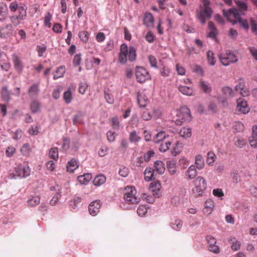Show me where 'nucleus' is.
Listing matches in <instances>:
<instances>
[{"instance_id":"f257e3e1","label":"nucleus","mask_w":257,"mask_h":257,"mask_svg":"<svg viewBox=\"0 0 257 257\" xmlns=\"http://www.w3.org/2000/svg\"><path fill=\"white\" fill-rule=\"evenodd\" d=\"M136 50L133 46H128L125 44L120 45L118 60L121 64L126 63L127 60L132 62L136 59Z\"/></svg>"},{"instance_id":"f03ea898","label":"nucleus","mask_w":257,"mask_h":257,"mask_svg":"<svg viewBox=\"0 0 257 257\" xmlns=\"http://www.w3.org/2000/svg\"><path fill=\"white\" fill-rule=\"evenodd\" d=\"M191 119L190 109L186 106H183L177 110L174 121L177 125H180L184 122L190 121Z\"/></svg>"},{"instance_id":"7ed1b4c3","label":"nucleus","mask_w":257,"mask_h":257,"mask_svg":"<svg viewBox=\"0 0 257 257\" xmlns=\"http://www.w3.org/2000/svg\"><path fill=\"white\" fill-rule=\"evenodd\" d=\"M123 199L125 204H137L140 201V198L137 196V191L135 187L127 186L125 188Z\"/></svg>"},{"instance_id":"20e7f679","label":"nucleus","mask_w":257,"mask_h":257,"mask_svg":"<svg viewBox=\"0 0 257 257\" xmlns=\"http://www.w3.org/2000/svg\"><path fill=\"white\" fill-rule=\"evenodd\" d=\"M30 173L31 169L28 165L19 164L13 172L10 173L9 178L11 179L26 178L30 176Z\"/></svg>"},{"instance_id":"39448f33","label":"nucleus","mask_w":257,"mask_h":257,"mask_svg":"<svg viewBox=\"0 0 257 257\" xmlns=\"http://www.w3.org/2000/svg\"><path fill=\"white\" fill-rule=\"evenodd\" d=\"M194 187L192 189V194L195 197L203 195L205 190L207 188L206 180L201 176H198L194 180Z\"/></svg>"},{"instance_id":"423d86ee","label":"nucleus","mask_w":257,"mask_h":257,"mask_svg":"<svg viewBox=\"0 0 257 257\" xmlns=\"http://www.w3.org/2000/svg\"><path fill=\"white\" fill-rule=\"evenodd\" d=\"M203 7L200 8L197 13V17L202 24L206 23V20L210 18L212 10L210 8V2L208 0H202Z\"/></svg>"},{"instance_id":"0eeeda50","label":"nucleus","mask_w":257,"mask_h":257,"mask_svg":"<svg viewBox=\"0 0 257 257\" xmlns=\"http://www.w3.org/2000/svg\"><path fill=\"white\" fill-rule=\"evenodd\" d=\"M218 57L220 63L227 66L230 63H235L238 61L237 56L232 52L228 51L225 54L219 53Z\"/></svg>"},{"instance_id":"6e6552de","label":"nucleus","mask_w":257,"mask_h":257,"mask_svg":"<svg viewBox=\"0 0 257 257\" xmlns=\"http://www.w3.org/2000/svg\"><path fill=\"white\" fill-rule=\"evenodd\" d=\"M223 14L225 17L231 23L234 25L237 23L240 16L243 14H240L239 11L236 9H230L228 10H223Z\"/></svg>"},{"instance_id":"1a4fd4ad","label":"nucleus","mask_w":257,"mask_h":257,"mask_svg":"<svg viewBox=\"0 0 257 257\" xmlns=\"http://www.w3.org/2000/svg\"><path fill=\"white\" fill-rule=\"evenodd\" d=\"M137 80L140 83H143L150 78L147 70L142 67H137L136 70Z\"/></svg>"},{"instance_id":"9d476101","label":"nucleus","mask_w":257,"mask_h":257,"mask_svg":"<svg viewBox=\"0 0 257 257\" xmlns=\"http://www.w3.org/2000/svg\"><path fill=\"white\" fill-rule=\"evenodd\" d=\"M236 107L239 112L243 114H246L249 111V108L247 102L243 98H238L236 100Z\"/></svg>"},{"instance_id":"9b49d317","label":"nucleus","mask_w":257,"mask_h":257,"mask_svg":"<svg viewBox=\"0 0 257 257\" xmlns=\"http://www.w3.org/2000/svg\"><path fill=\"white\" fill-rule=\"evenodd\" d=\"M101 207L100 200H94L91 202L89 205L88 210L90 215L95 216L99 212Z\"/></svg>"},{"instance_id":"f8f14e48","label":"nucleus","mask_w":257,"mask_h":257,"mask_svg":"<svg viewBox=\"0 0 257 257\" xmlns=\"http://www.w3.org/2000/svg\"><path fill=\"white\" fill-rule=\"evenodd\" d=\"M161 188V185L158 181H153L150 184V189L153 192V195L155 197H159Z\"/></svg>"},{"instance_id":"ddd939ff","label":"nucleus","mask_w":257,"mask_h":257,"mask_svg":"<svg viewBox=\"0 0 257 257\" xmlns=\"http://www.w3.org/2000/svg\"><path fill=\"white\" fill-rule=\"evenodd\" d=\"M249 142L252 147L257 148V125L252 127V135L249 139Z\"/></svg>"},{"instance_id":"4468645a","label":"nucleus","mask_w":257,"mask_h":257,"mask_svg":"<svg viewBox=\"0 0 257 257\" xmlns=\"http://www.w3.org/2000/svg\"><path fill=\"white\" fill-rule=\"evenodd\" d=\"M199 86L200 89L205 93H210L212 91V87L210 83L200 79L199 82Z\"/></svg>"},{"instance_id":"2eb2a0df","label":"nucleus","mask_w":257,"mask_h":257,"mask_svg":"<svg viewBox=\"0 0 257 257\" xmlns=\"http://www.w3.org/2000/svg\"><path fill=\"white\" fill-rule=\"evenodd\" d=\"M185 175L188 180L194 179L197 175V172L195 165H191L186 171Z\"/></svg>"},{"instance_id":"dca6fc26","label":"nucleus","mask_w":257,"mask_h":257,"mask_svg":"<svg viewBox=\"0 0 257 257\" xmlns=\"http://www.w3.org/2000/svg\"><path fill=\"white\" fill-rule=\"evenodd\" d=\"M12 92L8 89L7 86H3L2 88L1 97L2 99L7 103H8L11 98Z\"/></svg>"},{"instance_id":"f3484780","label":"nucleus","mask_w":257,"mask_h":257,"mask_svg":"<svg viewBox=\"0 0 257 257\" xmlns=\"http://www.w3.org/2000/svg\"><path fill=\"white\" fill-rule=\"evenodd\" d=\"M13 61L14 67L18 73H21L23 69V65L21 62L19 58L15 54L13 55Z\"/></svg>"},{"instance_id":"a211bd4d","label":"nucleus","mask_w":257,"mask_h":257,"mask_svg":"<svg viewBox=\"0 0 257 257\" xmlns=\"http://www.w3.org/2000/svg\"><path fill=\"white\" fill-rule=\"evenodd\" d=\"M154 19L153 16L150 13H146L144 17V24L147 27H153Z\"/></svg>"},{"instance_id":"6ab92c4d","label":"nucleus","mask_w":257,"mask_h":257,"mask_svg":"<svg viewBox=\"0 0 257 257\" xmlns=\"http://www.w3.org/2000/svg\"><path fill=\"white\" fill-rule=\"evenodd\" d=\"M8 9L7 5L4 3H0V21H4L7 17Z\"/></svg>"},{"instance_id":"aec40b11","label":"nucleus","mask_w":257,"mask_h":257,"mask_svg":"<svg viewBox=\"0 0 257 257\" xmlns=\"http://www.w3.org/2000/svg\"><path fill=\"white\" fill-rule=\"evenodd\" d=\"M213 207L214 204L213 201L210 199L207 200L205 202L203 212L207 215H209L212 212Z\"/></svg>"},{"instance_id":"412c9836","label":"nucleus","mask_w":257,"mask_h":257,"mask_svg":"<svg viewBox=\"0 0 257 257\" xmlns=\"http://www.w3.org/2000/svg\"><path fill=\"white\" fill-rule=\"evenodd\" d=\"M195 165L196 168H197L198 170H201L204 168L205 163L204 159L201 155H198L195 156Z\"/></svg>"},{"instance_id":"4be33fe9","label":"nucleus","mask_w":257,"mask_h":257,"mask_svg":"<svg viewBox=\"0 0 257 257\" xmlns=\"http://www.w3.org/2000/svg\"><path fill=\"white\" fill-rule=\"evenodd\" d=\"M154 167L155 171L159 174H163L165 172V165L161 161H156L154 163Z\"/></svg>"},{"instance_id":"5701e85b","label":"nucleus","mask_w":257,"mask_h":257,"mask_svg":"<svg viewBox=\"0 0 257 257\" xmlns=\"http://www.w3.org/2000/svg\"><path fill=\"white\" fill-rule=\"evenodd\" d=\"M12 33V27L11 25H7L1 29L0 36L2 38H6L10 35Z\"/></svg>"},{"instance_id":"b1692460","label":"nucleus","mask_w":257,"mask_h":257,"mask_svg":"<svg viewBox=\"0 0 257 257\" xmlns=\"http://www.w3.org/2000/svg\"><path fill=\"white\" fill-rule=\"evenodd\" d=\"M167 167L170 175H173L176 172V162L174 160L168 161L167 162Z\"/></svg>"},{"instance_id":"393cba45","label":"nucleus","mask_w":257,"mask_h":257,"mask_svg":"<svg viewBox=\"0 0 257 257\" xmlns=\"http://www.w3.org/2000/svg\"><path fill=\"white\" fill-rule=\"evenodd\" d=\"M237 7L239 9V12L244 15V12L247 11L248 6L247 4L242 1H235Z\"/></svg>"},{"instance_id":"a878e982","label":"nucleus","mask_w":257,"mask_h":257,"mask_svg":"<svg viewBox=\"0 0 257 257\" xmlns=\"http://www.w3.org/2000/svg\"><path fill=\"white\" fill-rule=\"evenodd\" d=\"M178 89L183 94L188 96L193 95L194 92L192 88L184 85H179Z\"/></svg>"},{"instance_id":"bb28decb","label":"nucleus","mask_w":257,"mask_h":257,"mask_svg":"<svg viewBox=\"0 0 257 257\" xmlns=\"http://www.w3.org/2000/svg\"><path fill=\"white\" fill-rule=\"evenodd\" d=\"M221 92L223 95L228 98H232L234 96V93L232 89L228 86H224L222 88Z\"/></svg>"},{"instance_id":"cd10ccee","label":"nucleus","mask_w":257,"mask_h":257,"mask_svg":"<svg viewBox=\"0 0 257 257\" xmlns=\"http://www.w3.org/2000/svg\"><path fill=\"white\" fill-rule=\"evenodd\" d=\"M208 29L209 30V32L208 34V36L213 39L215 38L216 35L217 34V30L215 28L213 22H209Z\"/></svg>"},{"instance_id":"c85d7f7f","label":"nucleus","mask_w":257,"mask_h":257,"mask_svg":"<svg viewBox=\"0 0 257 257\" xmlns=\"http://www.w3.org/2000/svg\"><path fill=\"white\" fill-rule=\"evenodd\" d=\"M92 179V175L91 174L86 173L83 175H81L78 177V181L81 184H86Z\"/></svg>"},{"instance_id":"c756f323","label":"nucleus","mask_w":257,"mask_h":257,"mask_svg":"<svg viewBox=\"0 0 257 257\" xmlns=\"http://www.w3.org/2000/svg\"><path fill=\"white\" fill-rule=\"evenodd\" d=\"M145 180L150 181L155 179L154 170L151 168H147L144 172Z\"/></svg>"},{"instance_id":"7c9ffc66","label":"nucleus","mask_w":257,"mask_h":257,"mask_svg":"<svg viewBox=\"0 0 257 257\" xmlns=\"http://www.w3.org/2000/svg\"><path fill=\"white\" fill-rule=\"evenodd\" d=\"M168 136L166 135L165 132L161 131L156 135L154 139V142L156 144H159L164 140Z\"/></svg>"},{"instance_id":"2f4dec72","label":"nucleus","mask_w":257,"mask_h":257,"mask_svg":"<svg viewBox=\"0 0 257 257\" xmlns=\"http://www.w3.org/2000/svg\"><path fill=\"white\" fill-rule=\"evenodd\" d=\"M106 181V178L103 175H98L93 180V184L96 186H99L104 183Z\"/></svg>"},{"instance_id":"473e14b6","label":"nucleus","mask_w":257,"mask_h":257,"mask_svg":"<svg viewBox=\"0 0 257 257\" xmlns=\"http://www.w3.org/2000/svg\"><path fill=\"white\" fill-rule=\"evenodd\" d=\"M179 136L184 138H188L191 136L192 131L190 128L182 127L179 133Z\"/></svg>"},{"instance_id":"72a5a7b5","label":"nucleus","mask_w":257,"mask_h":257,"mask_svg":"<svg viewBox=\"0 0 257 257\" xmlns=\"http://www.w3.org/2000/svg\"><path fill=\"white\" fill-rule=\"evenodd\" d=\"M235 90L243 97L248 96L249 94V91L247 89H244L243 88V85L241 83L238 85H236Z\"/></svg>"},{"instance_id":"f704fd0d","label":"nucleus","mask_w":257,"mask_h":257,"mask_svg":"<svg viewBox=\"0 0 257 257\" xmlns=\"http://www.w3.org/2000/svg\"><path fill=\"white\" fill-rule=\"evenodd\" d=\"M40 202V197L39 196H32L27 201L28 205L31 207H35L38 205Z\"/></svg>"},{"instance_id":"c9c22d12","label":"nucleus","mask_w":257,"mask_h":257,"mask_svg":"<svg viewBox=\"0 0 257 257\" xmlns=\"http://www.w3.org/2000/svg\"><path fill=\"white\" fill-rule=\"evenodd\" d=\"M78 167V165L76 161L74 159H71L69 161L67 165L68 171L70 172H73Z\"/></svg>"},{"instance_id":"e433bc0d","label":"nucleus","mask_w":257,"mask_h":257,"mask_svg":"<svg viewBox=\"0 0 257 257\" xmlns=\"http://www.w3.org/2000/svg\"><path fill=\"white\" fill-rule=\"evenodd\" d=\"M65 72V68L64 66H60L58 67L53 76L54 79H57L63 76Z\"/></svg>"},{"instance_id":"4c0bfd02","label":"nucleus","mask_w":257,"mask_h":257,"mask_svg":"<svg viewBox=\"0 0 257 257\" xmlns=\"http://www.w3.org/2000/svg\"><path fill=\"white\" fill-rule=\"evenodd\" d=\"M229 241H231L232 245L231 248L232 250L236 251L240 249L241 242L237 240L235 238L230 239Z\"/></svg>"},{"instance_id":"58836bf2","label":"nucleus","mask_w":257,"mask_h":257,"mask_svg":"<svg viewBox=\"0 0 257 257\" xmlns=\"http://www.w3.org/2000/svg\"><path fill=\"white\" fill-rule=\"evenodd\" d=\"M230 176L234 183L237 184L240 181V176L237 170H233L230 173Z\"/></svg>"},{"instance_id":"ea45409f","label":"nucleus","mask_w":257,"mask_h":257,"mask_svg":"<svg viewBox=\"0 0 257 257\" xmlns=\"http://www.w3.org/2000/svg\"><path fill=\"white\" fill-rule=\"evenodd\" d=\"M27 8L25 5L19 7L18 10L19 14L18 16L19 17L20 20L25 19L27 15Z\"/></svg>"},{"instance_id":"a19ab883","label":"nucleus","mask_w":257,"mask_h":257,"mask_svg":"<svg viewBox=\"0 0 257 257\" xmlns=\"http://www.w3.org/2000/svg\"><path fill=\"white\" fill-rule=\"evenodd\" d=\"M39 91L38 84H33L29 90V94L30 96L36 95Z\"/></svg>"},{"instance_id":"79ce46f5","label":"nucleus","mask_w":257,"mask_h":257,"mask_svg":"<svg viewBox=\"0 0 257 257\" xmlns=\"http://www.w3.org/2000/svg\"><path fill=\"white\" fill-rule=\"evenodd\" d=\"M182 221L179 219H176L171 223L172 228L176 230H180L182 226Z\"/></svg>"},{"instance_id":"37998d69","label":"nucleus","mask_w":257,"mask_h":257,"mask_svg":"<svg viewBox=\"0 0 257 257\" xmlns=\"http://www.w3.org/2000/svg\"><path fill=\"white\" fill-rule=\"evenodd\" d=\"M72 98V92L70 89L64 92L63 99L67 104H69L71 102Z\"/></svg>"},{"instance_id":"c03bdc74","label":"nucleus","mask_w":257,"mask_h":257,"mask_svg":"<svg viewBox=\"0 0 257 257\" xmlns=\"http://www.w3.org/2000/svg\"><path fill=\"white\" fill-rule=\"evenodd\" d=\"M141 138L137 135L136 131H133L130 133V141L132 143L139 142Z\"/></svg>"},{"instance_id":"a18cd8bd","label":"nucleus","mask_w":257,"mask_h":257,"mask_svg":"<svg viewBox=\"0 0 257 257\" xmlns=\"http://www.w3.org/2000/svg\"><path fill=\"white\" fill-rule=\"evenodd\" d=\"M216 156L213 152H209L207 154V163L209 165H212L215 161Z\"/></svg>"},{"instance_id":"49530a36","label":"nucleus","mask_w":257,"mask_h":257,"mask_svg":"<svg viewBox=\"0 0 257 257\" xmlns=\"http://www.w3.org/2000/svg\"><path fill=\"white\" fill-rule=\"evenodd\" d=\"M50 158L56 160L58 158V150L57 148H52L50 149L49 153Z\"/></svg>"},{"instance_id":"de8ad7c7","label":"nucleus","mask_w":257,"mask_h":257,"mask_svg":"<svg viewBox=\"0 0 257 257\" xmlns=\"http://www.w3.org/2000/svg\"><path fill=\"white\" fill-rule=\"evenodd\" d=\"M207 57L208 63L211 66H214L215 64L216 61L213 52L211 51H208L207 53Z\"/></svg>"},{"instance_id":"09e8293b","label":"nucleus","mask_w":257,"mask_h":257,"mask_svg":"<svg viewBox=\"0 0 257 257\" xmlns=\"http://www.w3.org/2000/svg\"><path fill=\"white\" fill-rule=\"evenodd\" d=\"M40 104L36 101H33L31 104V109L33 113H36L40 110Z\"/></svg>"},{"instance_id":"8fccbe9b","label":"nucleus","mask_w":257,"mask_h":257,"mask_svg":"<svg viewBox=\"0 0 257 257\" xmlns=\"http://www.w3.org/2000/svg\"><path fill=\"white\" fill-rule=\"evenodd\" d=\"M171 145V142L170 141L166 142L165 143H162L159 147V150L161 152H165L169 150Z\"/></svg>"},{"instance_id":"3c124183","label":"nucleus","mask_w":257,"mask_h":257,"mask_svg":"<svg viewBox=\"0 0 257 257\" xmlns=\"http://www.w3.org/2000/svg\"><path fill=\"white\" fill-rule=\"evenodd\" d=\"M89 33L85 31H81L79 33V37L83 42H87L89 39Z\"/></svg>"},{"instance_id":"603ef678","label":"nucleus","mask_w":257,"mask_h":257,"mask_svg":"<svg viewBox=\"0 0 257 257\" xmlns=\"http://www.w3.org/2000/svg\"><path fill=\"white\" fill-rule=\"evenodd\" d=\"M63 87L61 86H57L53 91L52 96L55 99H58L60 96V93L62 92Z\"/></svg>"},{"instance_id":"864d4df0","label":"nucleus","mask_w":257,"mask_h":257,"mask_svg":"<svg viewBox=\"0 0 257 257\" xmlns=\"http://www.w3.org/2000/svg\"><path fill=\"white\" fill-rule=\"evenodd\" d=\"M228 97L223 96H219L217 97V101L219 103L221 104V105L223 107H227L228 105V102L227 101Z\"/></svg>"},{"instance_id":"5fc2aeb1","label":"nucleus","mask_w":257,"mask_h":257,"mask_svg":"<svg viewBox=\"0 0 257 257\" xmlns=\"http://www.w3.org/2000/svg\"><path fill=\"white\" fill-rule=\"evenodd\" d=\"M147 208L145 205H140L137 209V213L141 217H143L147 213Z\"/></svg>"},{"instance_id":"6e6d98bb","label":"nucleus","mask_w":257,"mask_h":257,"mask_svg":"<svg viewBox=\"0 0 257 257\" xmlns=\"http://www.w3.org/2000/svg\"><path fill=\"white\" fill-rule=\"evenodd\" d=\"M82 114L81 113L76 114L74 116L72 121L74 125H77L81 123L82 121Z\"/></svg>"},{"instance_id":"4d7b16f0","label":"nucleus","mask_w":257,"mask_h":257,"mask_svg":"<svg viewBox=\"0 0 257 257\" xmlns=\"http://www.w3.org/2000/svg\"><path fill=\"white\" fill-rule=\"evenodd\" d=\"M246 144V140L241 138H237L234 142V145L238 148H242Z\"/></svg>"},{"instance_id":"13d9d810","label":"nucleus","mask_w":257,"mask_h":257,"mask_svg":"<svg viewBox=\"0 0 257 257\" xmlns=\"http://www.w3.org/2000/svg\"><path fill=\"white\" fill-rule=\"evenodd\" d=\"M104 97L106 102L109 104H112L114 102L113 96L110 94L108 90L104 91Z\"/></svg>"},{"instance_id":"bf43d9fd","label":"nucleus","mask_w":257,"mask_h":257,"mask_svg":"<svg viewBox=\"0 0 257 257\" xmlns=\"http://www.w3.org/2000/svg\"><path fill=\"white\" fill-rule=\"evenodd\" d=\"M237 23H239L240 26L244 29L247 30L249 29V25L246 20L242 19L240 18L237 21Z\"/></svg>"},{"instance_id":"052dcab7","label":"nucleus","mask_w":257,"mask_h":257,"mask_svg":"<svg viewBox=\"0 0 257 257\" xmlns=\"http://www.w3.org/2000/svg\"><path fill=\"white\" fill-rule=\"evenodd\" d=\"M108 142L112 143L113 142L116 138L115 133L111 131H108L106 134Z\"/></svg>"},{"instance_id":"680f3d73","label":"nucleus","mask_w":257,"mask_h":257,"mask_svg":"<svg viewBox=\"0 0 257 257\" xmlns=\"http://www.w3.org/2000/svg\"><path fill=\"white\" fill-rule=\"evenodd\" d=\"M171 203L174 206H178L180 203V197L179 196H174L171 199Z\"/></svg>"},{"instance_id":"e2e57ef3","label":"nucleus","mask_w":257,"mask_h":257,"mask_svg":"<svg viewBox=\"0 0 257 257\" xmlns=\"http://www.w3.org/2000/svg\"><path fill=\"white\" fill-rule=\"evenodd\" d=\"M52 18V15L50 13H48L45 16L44 18V24L46 26L48 27H51V21Z\"/></svg>"},{"instance_id":"0e129e2a","label":"nucleus","mask_w":257,"mask_h":257,"mask_svg":"<svg viewBox=\"0 0 257 257\" xmlns=\"http://www.w3.org/2000/svg\"><path fill=\"white\" fill-rule=\"evenodd\" d=\"M37 50L39 57H42L46 50V46L38 45L37 46Z\"/></svg>"},{"instance_id":"69168bd1","label":"nucleus","mask_w":257,"mask_h":257,"mask_svg":"<svg viewBox=\"0 0 257 257\" xmlns=\"http://www.w3.org/2000/svg\"><path fill=\"white\" fill-rule=\"evenodd\" d=\"M160 73L164 77L168 76L170 73V70L168 67L164 66L160 69Z\"/></svg>"},{"instance_id":"338daca9","label":"nucleus","mask_w":257,"mask_h":257,"mask_svg":"<svg viewBox=\"0 0 257 257\" xmlns=\"http://www.w3.org/2000/svg\"><path fill=\"white\" fill-rule=\"evenodd\" d=\"M233 127L237 132H242L244 130V125L240 121L235 122Z\"/></svg>"},{"instance_id":"774afa93","label":"nucleus","mask_w":257,"mask_h":257,"mask_svg":"<svg viewBox=\"0 0 257 257\" xmlns=\"http://www.w3.org/2000/svg\"><path fill=\"white\" fill-rule=\"evenodd\" d=\"M248 49L251 56L255 60H257V48L254 47H249Z\"/></svg>"}]
</instances>
